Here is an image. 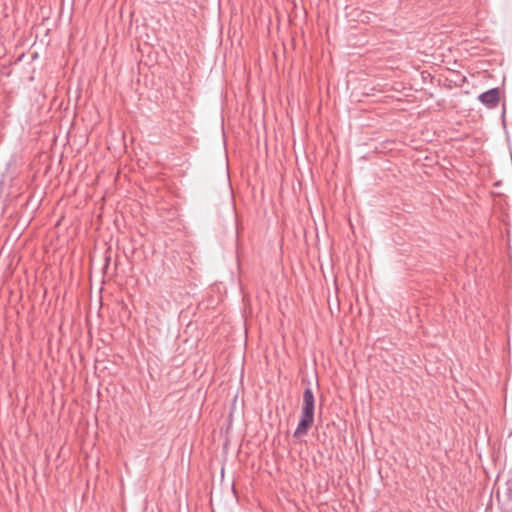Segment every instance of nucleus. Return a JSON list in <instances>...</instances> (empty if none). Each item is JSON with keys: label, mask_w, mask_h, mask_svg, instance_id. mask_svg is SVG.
<instances>
[{"label": "nucleus", "mask_w": 512, "mask_h": 512, "mask_svg": "<svg viewBox=\"0 0 512 512\" xmlns=\"http://www.w3.org/2000/svg\"><path fill=\"white\" fill-rule=\"evenodd\" d=\"M315 398L311 388H306L303 393V404L301 409V418L294 431L296 438L307 435L309 428L314 422Z\"/></svg>", "instance_id": "1"}, {"label": "nucleus", "mask_w": 512, "mask_h": 512, "mask_svg": "<svg viewBox=\"0 0 512 512\" xmlns=\"http://www.w3.org/2000/svg\"><path fill=\"white\" fill-rule=\"evenodd\" d=\"M479 101L488 108H494L499 102V89L492 88L481 93L478 97Z\"/></svg>", "instance_id": "2"}]
</instances>
